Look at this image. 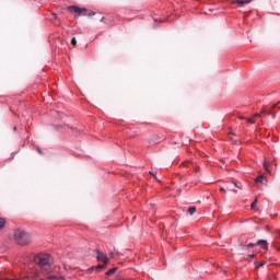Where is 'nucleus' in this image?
<instances>
[{"label":"nucleus","instance_id":"6","mask_svg":"<svg viewBox=\"0 0 280 280\" xmlns=\"http://www.w3.org/2000/svg\"><path fill=\"white\" fill-rule=\"evenodd\" d=\"M235 3L242 7L250 3V0H236Z\"/></svg>","mask_w":280,"mask_h":280},{"label":"nucleus","instance_id":"9","mask_svg":"<svg viewBox=\"0 0 280 280\" xmlns=\"http://www.w3.org/2000/svg\"><path fill=\"white\" fill-rule=\"evenodd\" d=\"M188 213H189L190 215H194V213H196V207H189V208H188Z\"/></svg>","mask_w":280,"mask_h":280},{"label":"nucleus","instance_id":"20","mask_svg":"<svg viewBox=\"0 0 280 280\" xmlns=\"http://www.w3.org/2000/svg\"><path fill=\"white\" fill-rule=\"evenodd\" d=\"M259 266H264V264H259Z\"/></svg>","mask_w":280,"mask_h":280},{"label":"nucleus","instance_id":"10","mask_svg":"<svg viewBox=\"0 0 280 280\" xmlns=\"http://www.w3.org/2000/svg\"><path fill=\"white\" fill-rule=\"evenodd\" d=\"M115 272H117V268H112V269H109V270L106 272V275H107V276H110V275H115Z\"/></svg>","mask_w":280,"mask_h":280},{"label":"nucleus","instance_id":"8","mask_svg":"<svg viewBox=\"0 0 280 280\" xmlns=\"http://www.w3.org/2000/svg\"><path fill=\"white\" fill-rule=\"evenodd\" d=\"M255 183H264V175H259L255 178Z\"/></svg>","mask_w":280,"mask_h":280},{"label":"nucleus","instance_id":"2","mask_svg":"<svg viewBox=\"0 0 280 280\" xmlns=\"http://www.w3.org/2000/svg\"><path fill=\"white\" fill-rule=\"evenodd\" d=\"M98 261H102L103 264H108V256L106 254L97 250V256H96Z\"/></svg>","mask_w":280,"mask_h":280},{"label":"nucleus","instance_id":"11","mask_svg":"<svg viewBox=\"0 0 280 280\" xmlns=\"http://www.w3.org/2000/svg\"><path fill=\"white\" fill-rule=\"evenodd\" d=\"M5 226V219L0 218V229H4Z\"/></svg>","mask_w":280,"mask_h":280},{"label":"nucleus","instance_id":"19","mask_svg":"<svg viewBox=\"0 0 280 280\" xmlns=\"http://www.w3.org/2000/svg\"><path fill=\"white\" fill-rule=\"evenodd\" d=\"M234 187H237V184H234Z\"/></svg>","mask_w":280,"mask_h":280},{"label":"nucleus","instance_id":"7","mask_svg":"<svg viewBox=\"0 0 280 280\" xmlns=\"http://www.w3.org/2000/svg\"><path fill=\"white\" fill-rule=\"evenodd\" d=\"M269 167H270V162L265 161L264 162V170L270 174V168Z\"/></svg>","mask_w":280,"mask_h":280},{"label":"nucleus","instance_id":"1","mask_svg":"<svg viewBox=\"0 0 280 280\" xmlns=\"http://www.w3.org/2000/svg\"><path fill=\"white\" fill-rule=\"evenodd\" d=\"M14 240L20 246H27V244H32V234L24 230H15Z\"/></svg>","mask_w":280,"mask_h":280},{"label":"nucleus","instance_id":"14","mask_svg":"<svg viewBox=\"0 0 280 280\" xmlns=\"http://www.w3.org/2000/svg\"><path fill=\"white\" fill-rule=\"evenodd\" d=\"M252 209H255L257 207V199L250 205Z\"/></svg>","mask_w":280,"mask_h":280},{"label":"nucleus","instance_id":"12","mask_svg":"<svg viewBox=\"0 0 280 280\" xmlns=\"http://www.w3.org/2000/svg\"><path fill=\"white\" fill-rule=\"evenodd\" d=\"M109 257H112V259H117V253L110 252Z\"/></svg>","mask_w":280,"mask_h":280},{"label":"nucleus","instance_id":"16","mask_svg":"<svg viewBox=\"0 0 280 280\" xmlns=\"http://www.w3.org/2000/svg\"><path fill=\"white\" fill-rule=\"evenodd\" d=\"M220 191H226V189H224V188L221 187V188H220Z\"/></svg>","mask_w":280,"mask_h":280},{"label":"nucleus","instance_id":"18","mask_svg":"<svg viewBox=\"0 0 280 280\" xmlns=\"http://www.w3.org/2000/svg\"><path fill=\"white\" fill-rule=\"evenodd\" d=\"M98 268H104V266H98Z\"/></svg>","mask_w":280,"mask_h":280},{"label":"nucleus","instance_id":"15","mask_svg":"<svg viewBox=\"0 0 280 280\" xmlns=\"http://www.w3.org/2000/svg\"><path fill=\"white\" fill-rule=\"evenodd\" d=\"M255 247V244L250 243L247 245V248H254Z\"/></svg>","mask_w":280,"mask_h":280},{"label":"nucleus","instance_id":"3","mask_svg":"<svg viewBox=\"0 0 280 280\" xmlns=\"http://www.w3.org/2000/svg\"><path fill=\"white\" fill-rule=\"evenodd\" d=\"M70 12H73L74 14H84L86 10L80 9L78 7H69Z\"/></svg>","mask_w":280,"mask_h":280},{"label":"nucleus","instance_id":"13","mask_svg":"<svg viewBox=\"0 0 280 280\" xmlns=\"http://www.w3.org/2000/svg\"><path fill=\"white\" fill-rule=\"evenodd\" d=\"M77 43H78V40H75V37H73L71 40V45H73V47H75Z\"/></svg>","mask_w":280,"mask_h":280},{"label":"nucleus","instance_id":"4","mask_svg":"<svg viewBox=\"0 0 280 280\" xmlns=\"http://www.w3.org/2000/svg\"><path fill=\"white\" fill-rule=\"evenodd\" d=\"M261 115H266V109H262L259 114H255L253 118H248L247 124H255V119H257V117H261Z\"/></svg>","mask_w":280,"mask_h":280},{"label":"nucleus","instance_id":"5","mask_svg":"<svg viewBox=\"0 0 280 280\" xmlns=\"http://www.w3.org/2000/svg\"><path fill=\"white\" fill-rule=\"evenodd\" d=\"M257 246H260V248L266 249V248H268V241H266V240H259V241L257 242Z\"/></svg>","mask_w":280,"mask_h":280},{"label":"nucleus","instance_id":"17","mask_svg":"<svg viewBox=\"0 0 280 280\" xmlns=\"http://www.w3.org/2000/svg\"><path fill=\"white\" fill-rule=\"evenodd\" d=\"M249 257H252V258H253V257H255V255H250Z\"/></svg>","mask_w":280,"mask_h":280}]
</instances>
